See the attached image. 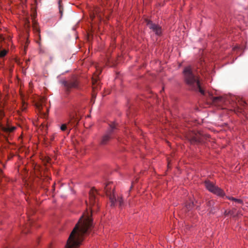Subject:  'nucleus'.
<instances>
[{"label":"nucleus","mask_w":248,"mask_h":248,"mask_svg":"<svg viewBox=\"0 0 248 248\" xmlns=\"http://www.w3.org/2000/svg\"><path fill=\"white\" fill-rule=\"evenodd\" d=\"M25 105H26L25 104V102L23 101V106L24 107V108H26Z\"/></svg>","instance_id":"393cba45"},{"label":"nucleus","mask_w":248,"mask_h":248,"mask_svg":"<svg viewBox=\"0 0 248 248\" xmlns=\"http://www.w3.org/2000/svg\"><path fill=\"white\" fill-rule=\"evenodd\" d=\"M61 0H59V12L61 14V16H62V12H63V7L61 5Z\"/></svg>","instance_id":"412c9836"},{"label":"nucleus","mask_w":248,"mask_h":248,"mask_svg":"<svg viewBox=\"0 0 248 248\" xmlns=\"http://www.w3.org/2000/svg\"><path fill=\"white\" fill-rule=\"evenodd\" d=\"M185 80L192 90L199 91L204 94V91L201 87L198 78L193 73L190 66L186 67L183 71Z\"/></svg>","instance_id":"f03ea898"},{"label":"nucleus","mask_w":248,"mask_h":248,"mask_svg":"<svg viewBox=\"0 0 248 248\" xmlns=\"http://www.w3.org/2000/svg\"><path fill=\"white\" fill-rule=\"evenodd\" d=\"M186 137L191 144H197L204 142L209 138V135L201 131H189L186 134Z\"/></svg>","instance_id":"7ed1b4c3"},{"label":"nucleus","mask_w":248,"mask_h":248,"mask_svg":"<svg viewBox=\"0 0 248 248\" xmlns=\"http://www.w3.org/2000/svg\"><path fill=\"white\" fill-rule=\"evenodd\" d=\"M117 129V124L115 123H112L109 124V128L107 131L106 134L102 137L100 141V144L102 145H106L108 141L113 138V134L115 130Z\"/></svg>","instance_id":"423d86ee"},{"label":"nucleus","mask_w":248,"mask_h":248,"mask_svg":"<svg viewBox=\"0 0 248 248\" xmlns=\"http://www.w3.org/2000/svg\"><path fill=\"white\" fill-rule=\"evenodd\" d=\"M194 206L193 201L191 200L186 204V208L188 211L191 210Z\"/></svg>","instance_id":"f3484780"},{"label":"nucleus","mask_w":248,"mask_h":248,"mask_svg":"<svg viewBox=\"0 0 248 248\" xmlns=\"http://www.w3.org/2000/svg\"><path fill=\"white\" fill-rule=\"evenodd\" d=\"M80 118V115L76 111H73L69 114L68 123L72 126L75 127L78 125Z\"/></svg>","instance_id":"1a4fd4ad"},{"label":"nucleus","mask_w":248,"mask_h":248,"mask_svg":"<svg viewBox=\"0 0 248 248\" xmlns=\"http://www.w3.org/2000/svg\"><path fill=\"white\" fill-rule=\"evenodd\" d=\"M62 83L66 94H68L72 89H77L78 87L79 82L75 77L69 80H63Z\"/></svg>","instance_id":"0eeeda50"},{"label":"nucleus","mask_w":248,"mask_h":248,"mask_svg":"<svg viewBox=\"0 0 248 248\" xmlns=\"http://www.w3.org/2000/svg\"><path fill=\"white\" fill-rule=\"evenodd\" d=\"M7 181V178L5 177L2 171L0 170V183H1V185H4V182H6Z\"/></svg>","instance_id":"a211bd4d"},{"label":"nucleus","mask_w":248,"mask_h":248,"mask_svg":"<svg viewBox=\"0 0 248 248\" xmlns=\"http://www.w3.org/2000/svg\"><path fill=\"white\" fill-rule=\"evenodd\" d=\"M146 23L148 27L154 31L156 35H159L161 34V28L160 26L148 20H146Z\"/></svg>","instance_id":"9b49d317"},{"label":"nucleus","mask_w":248,"mask_h":248,"mask_svg":"<svg viewBox=\"0 0 248 248\" xmlns=\"http://www.w3.org/2000/svg\"><path fill=\"white\" fill-rule=\"evenodd\" d=\"M24 28L26 32L28 34L30 28V22L28 18H26L24 20Z\"/></svg>","instance_id":"dca6fc26"},{"label":"nucleus","mask_w":248,"mask_h":248,"mask_svg":"<svg viewBox=\"0 0 248 248\" xmlns=\"http://www.w3.org/2000/svg\"><path fill=\"white\" fill-rule=\"evenodd\" d=\"M46 101V98L45 97H41L40 98L39 102L36 103V107L39 111H41L43 109Z\"/></svg>","instance_id":"ddd939ff"},{"label":"nucleus","mask_w":248,"mask_h":248,"mask_svg":"<svg viewBox=\"0 0 248 248\" xmlns=\"http://www.w3.org/2000/svg\"><path fill=\"white\" fill-rule=\"evenodd\" d=\"M47 163H49V160H48V159L47 160Z\"/></svg>","instance_id":"bb28decb"},{"label":"nucleus","mask_w":248,"mask_h":248,"mask_svg":"<svg viewBox=\"0 0 248 248\" xmlns=\"http://www.w3.org/2000/svg\"><path fill=\"white\" fill-rule=\"evenodd\" d=\"M7 53V51L5 49L0 51V57L2 58L4 57Z\"/></svg>","instance_id":"aec40b11"},{"label":"nucleus","mask_w":248,"mask_h":248,"mask_svg":"<svg viewBox=\"0 0 248 248\" xmlns=\"http://www.w3.org/2000/svg\"><path fill=\"white\" fill-rule=\"evenodd\" d=\"M204 183L206 188L209 191L221 197L224 195L225 194L223 191L218 186H216L213 183H212L209 181H206Z\"/></svg>","instance_id":"6e6552de"},{"label":"nucleus","mask_w":248,"mask_h":248,"mask_svg":"<svg viewBox=\"0 0 248 248\" xmlns=\"http://www.w3.org/2000/svg\"><path fill=\"white\" fill-rule=\"evenodd\" d=\"M215 204V201L213 200H210L208 201L207 202V206L209 207H212L213 206V205Z\"/></svg>","instance_id":"4be33fe9"},{"label":"nucleus","mask_w":248,"mask_h":248,"mask_svg":"<svg viewBox=\"0 0 248 248\" xmlns=\"http://www.w3.org/2000/svg\"><path fill=\"white\" fill-rule=\"evenodd\" d=\"M227 198L229 200L234 201L238 204H242L243 203V201L241 199H236V198L232 197H227Z\"/></svg>","instance_id":"6ab92c4d"},{"label":"nucleus","mask_w":248,"mask_h":248,"mask_svg":"<svg viewBox=\"0 0 248 248\" xmlns=\"http://www.w3.org/2000/svg\"><path fill=\"white\" fill-rule=\"evenodd\" d=\"M96 190L93 188L89 193V209L80 218L71 232L65 248H78L83 239L84 235L87 233L93 226V220L91 217L93 212L96 211L98 203L95 197Z\"/></svg>","instance_id":"f257e3e1"},{"label":"nucleus","mask_w":248,"mask_h":248,"mask_svg":"<svg viewBox=\"0 0 248 248\" xmlns=\"http://www.w3.org/2000/svg\"><path fill=\"white\" fill-rule=\"evenodd\" d=\"M112 183L111 182H109L107 183L104 187V191L106 193V195L109 198L110 202L111 203V206H114L115 205V202H117L119 203V206L122 207L123 204V200L122 198H118L116 199L113 191V188L112 189L111 186Z\"/></svg>","instance_id":"20e7f679"},{"label":"nucleus","mask_w":248,"mask_h":248,"mask_svg":"<svg viewBox=\"0 0 248 248\" xmlns=\"http://www.w3.org/2000/svg\"><path fill=\"white\" fill-rule=\"evenodd\" d=\"M36 16V14L34 13L33 14V15L32 16V28H33V31H34V32L38 33L39 38H40V29H39V27H38L37 22L34 20Z\"/></svg>","instance_id":"f8f14e48"},{"label":"nucleus","mask_w":248,"mask_h":248,"mask_svg":"<svg viewBox=\"0 0 248 248\" xmlns=\"http://www.w3.org/2000/svg\"><path fill=\"white\" fill-rule=\"evenodd\" d=\"M211 99L212 101V103H214V104H217L218 103H222L224 102L223 98L221 96H211Z\"/></svg>","instance_id":"2eb2a0df"},{"label":"nucleus","mask_w":248,"mask_h":248,"mask_svg":"<svg viewBox=\"0 0 248 248\" xmlns=\"http://www.w3.org/2000/svg\"><path fill=\"white\" fill-rule=\"evenodd\" d=\"M247 105L246 102L243 100L242 99H239L238 100V103H237L236 105L238 107V111L240 112H242V109L244 108H245V106Z\"/></svg>","instance_id":"4468645a"},{"label":"nucleus","mask_w":248,"mask_h":248,"mask_svg":"<svg viewBox=\"0 0 248 248\" xmlns=\"http://www.w3.org/2000/svg\"><path fill=\"white\" fill-rule=\"evenodd\" d=\"M60 128L62 131H65L67 128L66 124H62Z\"/></svg>","instance_id":"5701e85b"},{"label":"nucleus","mask_w":248,"mask_h":248,"mask_svg":"<svg viewBox=\"0 0 248 248\" xmlns=\"http://www.w3.org/2000/svg\"><path fill=\"white\" fill-rule=\"evenodd\" d=\"M215 210V209L214 207H211L210 210V213H213V211Z\"/></svg>","instance_id":"b1692460"},{"label":"nucleus","mask_w":248,"mask_h":248,"mask_svg":"<svg viewBox=\"0 0 248 248\" xmlns=\"http://www.w3.org/2000/svg\"><path fill=\"white\" fill-rule=\"evenodd\" d=\"M3 110L0 108V129L5 134H10L16 129L15 126H10L6 118H4Z\"/></svg>","instance_id":"39448f33"},{"label":"nucleus","mask_w":248,"mask_h":248,"mask_svg":"<svg viewBox=\"0 0 248 248\" xmlns=\"http://www.w3.org/2000/svg\"><path fill=\"white\" fill-rule=\"evenodd\" d=\"M93 83V94L92 101L94 102V98L96 97V91L99 86L100 82H99V78L97 74H94L93 77L92 78Z\"/></svg>","instance_id":"9d476101"},{"label":"nucleus","mask_w":248,"mask_h":248,"mask_svg":"<svg viewBox=\"0 0 248 248\" xmlns=\"http://www.w3.org/2000/svg\"><path fill=\"white\" fill-rule=\"evenodd\" d=\"M101 71H99V72H98V74H99L100 73H101Z\"/></svg>","instance_id":"a878e982"}]
</instances>
